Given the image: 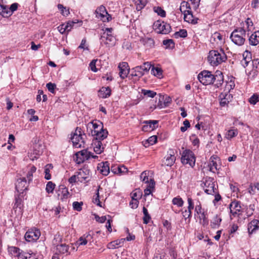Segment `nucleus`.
Listing matches in <instances>:
<instances>
[{
	"instance_id": "f257e3e1",
	"label": "nucleus",
	"mask_w": 259,
	"mask_h": 259,
	"mask_svg": "<svg viewBox=\"0 0 259 259\" xmlns=\"http://www.w3.org/2000/svg\"><path fill=\"white\" fill-rule=\"evenodd\" d=\"M215 75L211 74V72L204 70L198 75V79L199 81L204 85H208L213 83L217 79L221 84L223 80V76L221 71H217Z\"/></svg>"
},
{
	"instance_id": "f03ea898",
	"label": "nucleus",
	"mask_w": 259,
	"mask_h": 259,
	"mask_svg": "<svg viewBox=\"0 0 259 259\" xmlns=\"http://www.w3.org/2000/svg\"><path fill=\"white\" fill-rule=\"evenodd\" d=\"M208 62L212 66H217L227 60V56L221 49L220 51H210L207 57Z\"/></svg>"
},
{
	"instance_id": "7ed1b4c3",
	"label": "nucleus",
	"mask_w": 259,
	"mask_h": 259,
	"mask_svg": "<svg viewBox=\"0 0 259 259\" xmlns=\"http://www.w3.org/2000/svg\"><path fill=\"white\" fill-rule=\"evenodd\" d=\"M103 33L100 37L101 44H104L108 47L113 46L115 44L116 39L113 34V28H106L103 29Z\"/></svg>"
},
{
	"instance_id": "20e7f679",
	"label": "nucleus",
	"mask_w": 259,
	"mask_h": 259,
	"mask_svg": "<svg viewBox=\"0 0 259 259\" xmlns=\"http://www.w3.org/2000/svg\"><path fill=\"white\" fill-rule=\"evenodd\" d=\"M83 136L85 137V135L82 134L81 128L77 127L75 131L71 134L70 139L73 147L78 148L84 146Z\"/></svg>"
},
{
	"instance_id": "39448f33",
	"label": "nucleus",
	"mask_w": 259,
	"mask_h": 259,
	"mask_svg": "<svg viewBox=\"0 0 259 259\" xmlns=\"http://www.w3.org/2000/svg\"><path fill=\"white\" fill-rule=\"evenodd\" d=\"M195 216L198 219L199 223L203 226H206L208 224L207 211L202 208L200 203L195 206Z\"/></svg>"
},
{
	"instance_id": "423d86ee",
	"label": "nucleus",
	"mask_w": 259,
	"mask_h": 259,
	"mask_svg": "<svg viewBox=\"0 0 259 259\" xmlns=\"http://www.w3.org/2000/svg\"><path fill=\"white\" fill-rule=\"evenodd\" d=\"M180 10L184 14V18L185 21L189 23H193L194 21L193 16L191 11L190 5L188 2L183 1L181 3Z\"/></svg>"
},
{
	"instance_id": "0eeeda50",
	"label": "nucleus",
	"mask_w": 259,
	"mask_h": 259,
	"mask_svg": "<svg viewBox=\"0 0 259 259\" xmlns=\"http://www.w3.org/2000/svg\"><path fill=\"white\" fill-rule=\"evenodd\" d=\"M245 34L243 29H236L231 33L230 38L236 45L242 46L245 41Z\"/></svg>"
},
{
	"instance_id": "6e6552de",
	"label": "nucleus",
	"mask_w": 259,
	"mask_h": 259,
	"mask_svg": "<svg viewBox=\"0 0 259 259\" xmlns=\"http://www.w3.org/2000/svg\"><path fill=\"white\" fill-rule=\"evenodd\" d=\"M195 157L194 153L190 150H185L183 152L181 161L184 164H189L193 167L195 164Z\"/></svg>"
},
{
	"instance_id": "1a4fd4ad",
	"label": "nucleus",
	"mask_w": 259,
	"mask_h": 259,
	"mask_svg": "<svg viewBox=\"0 0 259 259\" xmlns=\"http://www.w3.org/2000/svg\"><path fill=\"white\" fill-rule=\"evenodd\" d=\"M29 184L25 178H20L17 179L15 183V189L17 192L20 195H22V197L25 195V191L27 190Z\"/></svg>"
},
{
	"instance_id": "9d476101",
	"label": "nucleus",
	"mask_w": 259,
	"mask_h": 259,
	"mask_svg": "<svg viewBox=\"0 0 259 259\" xmlns=\"http://www.w3.org/2000/svg\"><path fill=\"white\" fill-rule=\"evenodd\" d=\"M40 236L39 230L36 228H33L26 232L25 238L27 242H34L39 239Z\"/></svg>"
},
{
	"instance_id": "9b49d317",
	"label": "nucleus",
	"mask_w": 259,
	"mask_h": 259,
	"mask_svg": "<svg viewBox=\"0 0 259 259\" xmlns=\"http://www.w3.org/2000/svg\"><path fill=\"white\" fill-rule=\"evenodd\" d=\"M96 16L103 22L109 21L111 20V16L108 13L105 7L101 6L96 10Z\"/></svg>"
},
{
	"instance_id": "f8f14e48",
	"label": "nucleus",
	"mask_w": 259,
	"mask_h": 259,
	"mask_svg": "<svg viewBox=\"0 0 259 259\" xmlns=\"http://www.w3.org/2000/svg\"><path fill=\"white\" fill-rule=\"evenodd\" d=\"M203 189L205 192L208 194L213 195L217 193V189L215 188L213 180L210 178L205 180Z\"/></svg>"
},
{
	"instance_id": "ddd939ff",
	"label": "nucleus",
	"mask_w": 259,
	"mask_h": 259,
	"mask_svg": "<svg viewBox=\"0 0 259 259\" xmlns=\"http://www.w3.org/2000/svg\"><path fill=\"white\" fill-rule=\"evenodd\" d=\"M231 213V219H233V217H239L242 212L241 206L239 201H233L229 205Z\"/></svg>"
},
{
	"instance_id": "4468645a",
	"label": "nucleus",
	"mask_w": 259,
	"mask_h": 259,
	"mask_svg": "<svg viewBox=\"0 0 259 259\" xmlns=\"http://www.w3.org/2000/svg\"><path fill=\"white\" fill-rule=\"evenodd\" d=\"M87 132L89 135H93L95 131H100V129L103 128V125L102 122L99 120L90 122L87 125Z\"/></svg>"
},
{
	"instance_id": "2eb2a0df",
	"label": "nucleus",
	"mask_w": 259,
	"mask_h": 259,
	"mask_svg": "<svg viewBox=\"0 0 259 259\" xmlns=\"http://www.w3.org/2000/svg\"><path fill=\"white\" fill-rule=\"evenodd\" d=\"M75 161L77 164L82 163L91 158V154L87 150L79 151L75 154Z\"/></svg>"
},
{
	"instance_id": "dca6fc26",
	"label": "nucleus",
	"mask_w": 259,
	"mask_h": 259,
	"mask_svg": "<svg viewBox=\"0 0 259 259\" xmlns=\"http://www.w3.org/2000/svg\"><path fill=\"white\" fill-rule=\"evenodd\" d=\"M219 161L220 159L217 156L213 155L210 157L208 164L210 171L214 173L220 168V165L218 164Z\"/></svg>"
},
{
	"instance_id": "f3484780",
	"label": "nucleus",
	"mask_w": 259,
	"mask_h": 259,
	"mask_svg": "<svg viewBox=\"0 0 259 259\" xmlns=\"http://www.w3.org/2000/svg\"><path fill=\"white\" fill-rule=\"evenodd\" d=\"M144 125L142 127V131L144 132H150L154 130L158 126L157 120H146L143 122Z\"/></svg>"
},
{
	"instance_id": "a211bd4d",
	"label": "nucleus",
	"mask_w": 259,
	"mask_h": 259,
	"mask_svg": "<svg viewBox=\"0 0 259 259\" xmlns=\"http://www.w3.org/2000/svg\"><path fill=\"white\" fill-rule=\"evenodd\" d=\"M239 29H243L246 34V32H247V35H249L254 29L253 23L250 18H248L243 23V27L238 28Z\"/></svg>"
},
{
	"instance_id": "6ab92c4d",
	"label": "nucleus",
	"mask_w": 259,
	"mask_h": 259,
	"mask_svg": "<svg viewBox=\"0 0 259 259\" xmlns=\"http://www.w3.org/2000/svg\"><path fill=\"white\" fill-rule=\"evenodd\" d=\"M118 68L119 69V74L120 77L122 79L126 77L130 70L127 63L124 62L119 63Z\"/></svg>"
},
{
	"instance_id": "aec40b11",
	"label": "nucleus",
	"mask_w": 259,
	"mask_h": 259,
	"mask_svg": "<svg viewBox=\"0 0 259 259\" xmlns=\"http://www.w3.org/2000/svg\"><path fill=\"white\" fill-rule=\"evenodd\" d=\"M219 97L220 105L222 107H224L231 101L233 97L231 94L224 92L221 93Z\"/></svg>"
},
{
	"instance_id": "412c9836",
	"label": "nucleus",
	"mask_w": 259,
	"mask_h": 259,
	"mask_svg": "<svg viewBox=\"0 0 259 259\" xmlns=\"http://www.w3.org/2000/svg\"><path fill=\"white\" fill-rule=\"evenodd\" d=\"M96 132V131L95 132ZM108 132L106 129L101 128L100 131H96V133L92 135L94 137L93 140H97L101 141L107 137Z\"/></svg>"
},
{
	"instance_id": "4be33fe9",
	"label": "nucleus",
	"mask_w": 259,
	"mask_h": 259,
	"mask_svg": "<svg viewBox=\"0 0 259 259\" xmlns=\"http://www.w3.org/2000/svg\"><path fill=\"white\" fill-rule=\"evenodd\" d=\"M175 153L176 151L175 150H169L167 155L165 157V164L166 165L171 166L174 164L176 160Z\"/></svg>"
},
{
	"instance_id": "5701e85b",
	"label": "nucleus",
	"mask_w": 259,
	"mask_h": 259,
	"mask_svg": "<svg viewBox=\"0 0 259 259\" xmlns=\"http://www.w3.org/2000/svg\"><path fill=\"white\" fill-rule=\"evenodd\" d=\"M98 170L104 176H107L110 172L109 163L108 161L103 162L98 164Z\"/></svg>"
},
{
	"instance_id": "b1692460",
	"label": "nucleus",
	"mask_w": 259,
	"mask_h": 259,
	"mask_svg": "<svg viewBox=\"0 0 259 259\" xmlns=\"http://www.w3.org/2000/svg\"><path fill=\"white\" fill-rule=\"evenodd\" d=\"M76 173L78 177V181L82 183L88 178L89 170L85 169H80Z\"/></svg>"
},
{
	"instance_id": "393cba45",
	"label": "nucleus",
	"mask_w": 259,
	"mask_h": 259,
	"mask_svg": "<svg viewBox=\"0 0 259 259\" xmlns=\"http://www.w3.org/2000/svg\"><path fill=\"white\" fill-rule=\"evenodd\" d=\"M92 145L93 147L94 151L96 154H100L103 152L104 147H103L101 141L93 140Z\"/></svg>"
},
{
	"instance_id": "a878e982",
	"label": "nucleus",
	"mask_w": 259,
	"mask_h": 259,
	"mask_svg": "<svg viewBox=\"0 0 259 259\" xmlns=\"http://www.w3.org/2000/svg\"><path fill=\"white\" fill-rule=\"evenodd\" d=\"M210 41L211 42H213V41L215 42L219 46L223 44L224 42L223 35L218 32H215L212 35Z\"/></svg>"
},
{
	"instance_id": "bb28decb",
	"label": "nucleus",
	"mask_w": 259,
	"mask_h": 259,
	"mask_svg": "<svg viewBox=\"0 0 259 259\" xmlns=\"http://www.w3.org/2000/svg\"><path fill=\"white\" fill-rule=\"evenodd\" d=\"M222 217L220 214L215 215L210 221V226L212 229H218L222 222Z\"/></svg>"
},
{
	"instance_id": "cd10ccee",
	"label": "nucleus",
	"mask_w": 259,
	"mask_h": 259,
	"mask_svg": "<svg viewBox=\"0 0 259 259\" xmlns=\"http://www.w3.org/2000/svg\"><path fill=\"white\" fill-rule=\"evenodd\" d=\"M140 42L146 48H151L154 45V40L148 37H142L140 39Z\"/></svg>"
},
{
	"instance_id": "c85d7f7f",
	"label": "nucleus",
	"mask_w": 259,
	"mask_h": 259,
	"mask_svg": "<svg viewBox=\"0 0 259 259\" xmlns=\"http://www.w3.org/2000/svg\"><path fill=\"white\" fill-rule=\"evenodd\" d=\"M57 193L58 196H60L62 200L67 198L69 195L68 189L64 185H60L59 187Z\"/></svg>"
},
{
	"instance_id": "c756f323",
	"label": "nucleus",
	"mask_w": 259,
	"mask_h": 259,
	"mask_svg": "<svg viewBox=\"0 0 259 259\" xmlns=\"http://www.w3.org/2000/svg\"><path fill=\"white\" fill-rule=\"evenodd\" d=\"M125 240V239H121L112 241L108 244L107 247L108 248L111 249L117 248L123 245Z\"/></svg>"
},
{
	"instance_id": "7c9ffc66",
	"label": "nucleus",
	"mask_w": 259,
	"mask_h": 259,
	"mask_svg": "<svg viewBox=\"0 0 259 259\" xmlns=\"http://www.w3.org/2000/svg\"><path fill=\"white\" fill-rule=\"evenodd\" d=\"M111 170L115 174H121L126 172L127 169L123 165H113L111 167Z\"/></svg>"
},
{
	"instance_id": "2f4dec72",
	"label": "nucleus",
	"mask_w": 259,
	"mask_h": 259,
	"mask_svg": "<svg viewBox=\"0 0 259 259\" xmlns=\"http://www.w3.org/2000/svg\"><path fill=\"white\" fill-rule=\"evenodd\" d=\"M258 229H259V221L253 220L248 224V230L249 233H253Z\"/></svg>"
},
{
	"instance_id": "473e14b6",
	"label": "nucleus",
	"mask_w": 259,
	"mask_h": 259,
	"mask_svg": "<svg viewBox=\"0 0 259 259\" xmlns=\"http://www.w3.org/2000/svg\"><path fill=\"white\" fill-rule=\"evenodd\" d=\"M111 90L109 87H102L99 91V96L102 98H106L111 95Z\"/></svg>"
},
{
	"instance_id": "72a5a7b5",
	"label": "nucleus",
	"mask_w": 259,
	"mask_h": 259,
	"mask_svg": "<svg viewBox=\"0 0 259 259\" xmlns=\"http://www.w3.org/2000/svg\"><path fill=\"white\" fill-rule=\"evenodd\" d=\"M23 197L22 195H20L19 194H16L15 203L13 206L14 209L19 208L20 210L23 206Z\"/></svg>"
},
{
	"instance_id": "f704fd0d",
	"label": "nucleus",
	"mask_w": 259,
	"mask_h": 259,
	"mask_svg": "<svg viewBox=\"0 0 259 259\" xmlns=\"http://www.w3.org/2000/svg\"><path fill=\"white\" fill-rule=\"evenodd\" d=\"M249 44L252 46H256L259 43V31H255L249 37Z\"/></svg>"
},
{
	"instance_id": "c9c22d12",
	"label": "nucleus",
	"mask_w": 259,
	"mask_h": 259,
	"mask_svg": "<svg viewBox=\"0 0 259 259\" xmlns=\"http://www.w3.org/2000/svg\"><path fill=\"white\" fill-rule=\"evenodd\" d=\"M238 134V131L237 128H231L228 130L225 134V137L228 140H231L234 137H236Z\"/></svg>"
},
{
	"instance_id": "e433bc0d",
	"label": "nucleus",
	"mask_w": 259,
	"mask_h": 259,
	"mask_svg": "<svg viewBox=\"0 0 259 259\" xmlns=\"http://www.w3.org/2000/svg\"><path fill=\"white\" fill-rule=\"evenodd\" d=\"M28 172L26 175V178L28 183L32 182L33 179V174L36 171V168L34 165H31L28 167Z\"/></svg>"
},
{
	"instance_id": "4c0bfd02",
	"label": "nucleus",
	"mask_w": 259,
	"mask_h": 259,
	"mask_svg": "<svg viewBox=\"0 0 259 259\" xmlns=\"http://www.w3.org/2000/svg\"><path fill=\"white\" fill-rule=\"evenodd\" d=\"M131 75L133 76L139 78L144 75L143 71L141 69L140 66L135 67L132 70Z\"/></svg>"
},
{
	"instance_id": "58836bf2",
	"label": "nucleus",
	"mask_w": 259,
	"mask_h": 259,
	"mask_svg": "<svg viewBox=\"0 0 259 259\" xmlns=\"http://www.w3.org/2000/svg\"><path fill=\"white\" fill-rule=\"evenodd\" d=\"M69 248V246L66 244H60L56 246L57 252L60 254H64L68 252Z\"/></svg>"
},
{
	"instance_id": "ea45409f",
	"label": "nucleus",
	"mask_w": 259,
	"mask_h": 259,
	"mask_svg": "<svg viewBox=\"0 0 259 259\" xmlns=\"http://www.w3.org/2000/svg\"><path fill=\"white\" fill-rule=\"evenodd\" d=\"M163 227L165 229L164 231L165 232V234L167 236H169L172 234V226L171 223L165 220L163 222Z\"/></svg>"
},
{
	"instance_id": "a19ab883",
	"label": "nucleus",
	"mask_w": 259,
	"mask_h": 259,
	"mask_svg": "<svg viewBox=\"0 0 259 259\" xmlns=\"http://www.w3.org/2000/svg\"><path fill=\"white\" fill-rule=\"evenodd\" d=\"M8 251L12 255L18 257H20L21 254L20 249L15 246L9 247L8 248Z\"/></svg>"
},
{
	"instance_id": "79ce46f5",
	"label": "nucleus",
	"mask_w": 259,
	"mask_h": 259,
	"mask_svg": "<svg viewBox=\"0 0 259 259\" xmlns=\"http://www.w3.org/2000/svg\"><path fill=\"white\" fill-rule=\"evenodd\" d=\"M155 186V182L153 179H150V182L147 185L146 188L144 190V195L145 196L150 195Z\"/></svg>"
},
{
	"instance_id": "37998d69",
	"label": "nucleus",
	"mask_w": 259,
	"mask_h": 259,
	"mask_svg": "<svg viewBox=\"0 0 259 259\" xmlns=\"http://www.w3.org/2000/svg\"><path fill=\"white\" fill-rule=\"evenodd\" d=\"M150 172V171L145 170L143 171L140 176V178L142 182H145L147 185L150 182V179H152L151 178H149Z\"/></svg>"
},
{
	"instance_id": "c03bdc74",
	"label": "nucleus",
	"mask_w": 259,
	"mask_h": 259,
	"mask_svg": "<svg viewBox=\"0 0 259 259\" xmlns=\"http://www.w3.org/2000/svg\"><path fill=\"white\" fill-rule=\"evenodd\" d=\"M162 22L160 20H158L155 21L153 24V30L158 34L162 33V28H161Z\"/></svg>"
},
{
	"instance_id": "a18cd8bd",
	"label": "nucleus",
	"mask_w": 259,
	"mask_h": 259,
	"mask_svg": "<svg viewBox=\"0 0 259 259\" xmlns=\"http://www.w3.org/2000/svg\"><path fill=\"white\" fill-rule=\"evenodd\" d=\"M235 84L234 82V78H232L230 80L227 82L225 86V91L228 93H229L231 90H232L235 87Z\"/></svg>"
},
{
	"instance_id": "49530a36",
	"label": "nucleus",
	"mask_w": 259,
	"mask_h": 259,
	"mask_svg": "<svg viewBox=\"0 0 259 259\" xmlns=\"http://www.w3.org/2000/svg\"><path fill=\"white\" fill-rule=\"evenodd\" d=\"M157 137L156 136H152L149 137L145 142H144L143 145L145 147H148L150 145H152L156 143Z\"/></svg>"
},
{
	"instance_id": "de8ad7c7",
	"label": "nucleus",
	"mask_w": 259,
	"mask_h": 259,
	"mask_svg": "<svg viewBox=\"0 0 259 259\" xmlns=\"http://www.w3.org/2000/svg\"><path fill=\"white\" fill-rule=\"evenodd\" d=\"M134 1L137 11H140L144 8L147 3V0H134Z\"/></svg>"
},
{
	"instance_id": "09e8293b",
	"label": "nucleus",
	"mask_w": 259,
	"mask_h": 259,
	"mask_svg": "<svg viewBox=\"0 0 259 259\" xmlns=\"http://www.w3.org/2000/svg\"><path fill=\"white\" fill-rule=\"evenodd\" d=\"M143 212L144 214V217L143 218V223L145 224H147L149 223L151 218L148 213L147 209L145 206L143 207Z\"/></svg>"
},
{
	"instance_id": "8fccbe9b",
	"label": "nucleus",
	"mask_w": 259,
	"mask_h": 259,
	"mask_svg": "<svg viewBox=\"0 0 259 259\" xmlns=\"http://www.w3.org/2000/svg\"><path fill=\"white\" fill-rule=\"evenodd\" d=\"M53 167V166L52 164H48L45 167V178L47 180H49L51 179V175L50 172V169H52Z\"/></svg>"
},
{
	"instance_id": "3c124183",
	"label": "nucleus",
	"mask_w": 259,
	"mask_h": 259,
	"mask_svg": "<svg viewBox=\"0 0 259 259\" xmlns=\"http://www.w3.org/2000/svg\"><path fill=\"white\" fill-rule=\"evenodd\" d=\"M163 45L165 46V48L167 49H172L175 48V42L171 39L163 40Z\"/></svg>"
},
{
	"instance_id": "603ef678",
	"label": "nucleus",
	"mask_w": 259,
	"mask_h": 259,
	"mask_svg": "<svg viewBox=\"0 0 259 259\" xmlns=\"http://www.w3.org/2000/svg\"><path fill=\"white\" fill-rule=\"evenodd\" d=\"M57 7L58 9L61 11V13L63 16H67L70 14L69 9L64 7L63 5L58 4Z\"/></svg>"
},
{
	"instance_id": "864d4df0",
	"label": "nucleus",
	"mask_w": 259,
	"mask_h": 259,
	"mask_svg": "<svg viewBox=\"0 0 259 259\" xmlns=\"http://www.w3.org/2000/svg\"><path fill=\"white\" fill-rule=\"evenodd\" d=\"M172 203L178 207H182L184 204V201L180 196H177L172 199Z\"/></svg>"
},
{
	"instance_id": "5fc2aeb1",
	"label": "nucleus",
	"mask_w": 259,
	"mask_h": 259,
	"mask_svg": "<svg viewBox=\"0 0 259 259\" xmlns=\"http://www.w3.org/2000/svg\"><path fill=\"white\" fill-rule=\"evenodd\" d=\"M56 185L51 181L48 182L46 185V192L50 194L53 193Z\"/></svg>"
},
{
	"instance_id": "6e6d98bb",
	"label": "nucleus",
	"mask_w": 259,
	"mask_h": 259,
	"mask_svg": "<svg viewBox=\"0 0 259 259\" xmlns=\"http://www.w3.org/2000/svg\"><path fill=\"white\" fill-rule=\"evenodd\" d=\"M259 101V95L254 94L248 99V102L251 105H255Z\"/></svg>"
},
{
	"instance_id": "4d7b16f0",
	"label": "nucleus",
	"mask_w": 259,
	"mask_h": 259,
	"mask_svg": "<svg viewBox=\"0 0 259 259\" xmlns=\"http://www.w3.org/2000/svg\"><path fill=\"white\" fill-rule=\"evenodd\" d=\"M187 36V31L185 29H181L180 31L175 33L176 38H185Z\"/></svg>"
},
{
	"instance_id": "13d9d810",
	"label": "nucleus",
	"mask_w": 259,
	"mask_h": 259,
	"mask_svg": "<svg viewBox=\"0 0 259 259\" xmlns=\"http://www.w3.org/2000/svg\"><path fill=\"white\" fill-rule=\"evenodd\" d=\"M153 66L148 62H145L143 64V65H141V69L143 71L144 74L145 72H147Z\"/></svg>"
},
{
	"instance_id": "bf43d9fd",
	"label": "nucleus",
	"mask_w": 259,
	"mask_h": 259,
	"mask_svg": "<svg viewBox=\"0 0 259 259\" xmlns=\"http://www.w3.org/2000/svg\"><path fill=\"white\" fill-rule=\"evenodd\" d=\"M142 93L144 95L148 97L153 98L156 95V93L151 90H142Z\"/></svg>"
},
{
	"instance_id": "052dcab7",
	"label": "nucleus",
	"mask_w": 259,
	"mask_h": 259,
	"mask_svg": "<svg viewBox=\"0 0 259 259\" xmlns=\"http://www.w3.org/2000/svg\"><path fill=\"white\" fill-rule=\"evenodd\" d=\"M62 236L60 234L57 233L55 234L54 236V239L53 240V243L54 245L57 246V245L59 244V243L62 241Z\"/></svg>"
},
{
	"instance_id": "680f3d73",
	"label": "nucleus",
	"mask_w": 259,
	"mask_h": 259,
	"mask_svg": "<svg viewBox=\"0 0 259 259\" xmlns=\"http://www.w3.org/2000/svg\"><path fill=\"white\" fill-rule=\"evenodd\" d=\"M151 74L154 76H160L162 74V70L157 67L152 66L151 68Z\"/></svg>"
},
{
	"instance_id": "e2e57ef3",
	"label": "nucleus",
	"mask_w": 259,
	"mask_h": 259,
	"mask_svg": "<svg viewBox=\"0 0 259 259\" xmlns=\"http://www.w3.org/2000/svg\"><path fill=\"white\" fill-rule=\"evenodd\" d=\"M82 205V202H79L77 201H75L72 204L73 209L78 211H80L81 210Z\"/></svg>"
},
{
	"instance_id": "0e129e2a",
	"label": "nucleus",
	"mask_w": 259,
	"mask_h": 259,
	"mask_svg": "<svg viewBox=\"0 0 259 259\" xmlns=\"http://www.w3.org/2000/svg\"><path fill=\"white\" fill-rule=\"evenodd\" d=\"M83 237L85 239L87 242H90L91 243L93 241V239L94 234L93 232H92L91 233V231L85 233L84 234H83Z\"/></svg>"
},
{
	"instance_id": "69168bd1",
	"label": "nucleus",
	"mask_w": 259,
	"mask_h": 259,
	"mask_svg": "<svg viewBox=\"0 0 259 259\" xmlns=\"http://www.w3.org/2000/svg\"><path fill=\"white\" fill-rule=\"evenodd\" d=\"M74 24L75 23L73 21H68L66 24H65V28L67 33L71 31Z\"/></svg>"
},
{
	"instance_id": "338daca9",
	"label": "nucleus",
	"mask_w": 259,
	"mask_h": 259,
	"mask_svg": "<svg viewBox=\"0 0 259 259\" xmlns=\"http://www.w3.org/2000/svg\"><path fill=\"white\" fill-rule=\"evenodd\" d=\"M243 59L246 61L248 63L251 60V54L248 51H245L243 54Z\"/></svg>"
},
{
	"instance_id": "774afa93",
	"label": "nucleus",
	"mask_w": 259,
	"mask_h": 259,
	"mask_svg": "<svg viewBox=\"0 0 259 259\" xmlns=\"http://www.w3.org/2000/svg\"><path fill=\"white\" fill-rule=\"evenodd\" d=\"M190 140H191L193 146L198 147L199 144V140L196 136L192 135L190 137Z\"/></svg>"
}]
</instances>
